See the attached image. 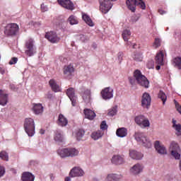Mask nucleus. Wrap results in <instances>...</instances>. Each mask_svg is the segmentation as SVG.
Instances as JSON below:
<instances>
[{"mask_svg": "<svg viewBox=\"0 0 181 181\" xmlns=\"http://www.w3.org/2000/svg\"><path fill=\"white\" fill-rule=\"evenodd\" d=\"M170 154L175 159H180L181 150L179 144L175 141H172L170 144Z\"/></svg>", "mask_w": 181, "mask_h": 181, "instance_id": "nucleus-8", "label": "nucleus"}, {"mask_svg": "<svg viewBox=\"0 0 181 181\" xmlns=\"http://www.w3.org/2000/svg\"><path fill=\"white\" fill-rule=\"evenodd\" d=\"M100 95L103 100H111L114 97V89L106 87L101 90Z\"/></svg>", "mask_w": 181, "mask_h": 181, "instance_id": "nucleus-11", "label": "nucleus"}, {"mask_svg": "<svg viewBox=\"0 0 181 181\" xmlns=\"http://www.w3.org/2000/svg\"><path fill=\"white\" fill-rule=\"evenodd\" d=\"M45 38L47 39V40H49V42L51 43H59V42H60V37L57 35L56 32L53 31L46 33Z\"/></svg>", "mask_w": 181, "mask_h": 181, "instance_id": "nucleus-13", "label": "nucleus"}, {"mask_svg": "<svg viewBox=\"0 0 181 181\" xmlns=\"http://www.w3.org/2000/svg\"><path fill=\"white\" fill-rule=\"evenodd\" d=\"M66 94L69 97V100H71L73 107H76V105L77 104V96L76 95V90H74V88H68Z\"/></svg>", "mask_w": 181, "mask_h": 181, "instance_id": "nucleus-12", "label": "nucleus"}, {"mask_svg": "<svg viewBox=\"0 0 181 181\" xmlns=\"http://www.w3.org/2000/svg\"><path fill=\"white\" fill-rule=\"evenodd\" d=\"M122 179V175L117 174H109L107 177V181H118Z\"/></svg>", "mask_w": 181, "mask_h": 181, "instance_id": "nucleus-30", "label": "nucleus"}, {"mask_svg": "<svg viewBox=\"0 0 181 181\" xmlns=\"http://www.w3.org/2000/svg\"><path fill=\"white\" fill-rule=\"evenodd\" d=\"M54 141L57 142H63V136L60 134V132H57L54 136Z\"/></svg>", "mask_w": 181, "mask_h": 181, "instance_id": "nucleus-39", "label": "nucleus"}, {"mask_svg": "<svg viewBox=\"0 0 181 181\" xmlns=\"http://www.w3.org/2000/svg\"><path fill=\"white\" fill-rule=\"evenodd\" d=\"M0 158L1 159H8L9 156L8 155V153H6V151H1L0 153Z\"/></svg>", "mask_w": 181, "mask_h": 181, "instance_id": "nucleus-43", "label": "nucleus"}, {"mask_svg": "<svg viewBox=\"0 0 181 181\" xmlns=\"http://www.w3.org/2000/svg\"><path fill=\"white\" fill-rule=\"evenodd\" d=\"M57 124L59 127H66L69 124V120L62 114H59L58 117Z\"/></svg>", "mask_w": 181, "mask_h": 181, "instance_id": "nucleus-24", "label": "nucleus"}, {"mask_svg": "<svg viewBox=\"0 0 181 181\" xmlns=\"http://www.w3.org/2000/svg\"><path fill=\"white\" fill-rule=\"evenodd\" d=\"M110 160L113 165H122V163L124 162V159H112Z\"/></svg>", "mask_w": 181, "mask_h": 181, "instance_id": "nucleus-41", "label": "nucleus"}, {"mask_svg": "<svg viewBox=\"0 0 181 181\" xmlns=\"http://www.w3.org/2000/svg\"><path fill=\"white\" fill-rule=\"evenodd\" d=\"M128 9L132 12L136 10V6H139L141 9H145L146 6L142 0H127L126 1Z\"/></svg>", "mask_w": 181, "mask_h": 181, "instance_id": "nucleus-3", "label": "nucleus"}, {"mask_svg": "<svg viewBox=\"0 0 181 181\" xmlns=\"http://www.w3.org/2000/svg\"><path fill=\"white\" fill-rule=\"evenodd\" d=\"M21 180L23 181H35V175L29 172H25L22 174Z\"/></svg>", "mask_w": 181, "mask_h": 181, "instance_id": "nucleus-26", "label": "nucleus"}, {"mask_svg": "<svg viewBox=\"0 0 181 181\" xmlns=\"http://www.w3.org/2000/svg\"><path fill=\"white\" fill-rule=\"evenodd\" d=\"M174 63L175 66L178 67V69H181V58L177 57L174 59Z\"/></svg>", "mask_w": 181, "mask_h": 181, "instance_id": "nucleus-44", "label": "nucleus"}, {"mask_svg": "<svg viewBox=\"0 0 181 181\" xmlns=\"http://www.w3.org/2000/svg\"><path fill=\"white\" fill-rule=\"evenodd\" d=\"M24 129L28 136H33L35 135V120L30 117L26 118L24 121Z\"/></svg>", "mask_w": 181, "mask_h": 181, "instance_id": "nucleus-4", "label": "nucleus"}, {"mask_svg": "<svg viewBox=\"0 0 181 181\" xmlns=\"http://www.w3.org/2000/svg\"><path fill=\"white\" fill-rule=\"evenodd\" d=\"M32 110L36 115L43 112V106L40 103H33Z\"/></svg>", "mask_w": 181, "mask_h": 181, "instance_id": "nucleus-22", "label": "nucleus"}, {"mask_svg": "<svg viewBox=\"0 0 181 181\" xmlns=\"http://www.w3.org/2000/svg\"><path fill=\"white\" fill-rule=\"evenodd\" d=\"M147 67L148 69H153V67L155 66V64H154V62L153 60H150L147 62V64H146Z\"/></svg>", "mask_w": 181, "mask_h": 181, "instance_id": "nucleus-46", "label": "nucleus"}, {"mask_svg": "<svg viewBox=\"0 0 181 181\" xmlns=\"http://www.w3.org/2000/svg\"><path fill=\"white\" fill-rule=\"evenodd\" d=\"M81 95L85 103H90V100H91V90L82 88H81Z\"/></svg>", "mask_w": 181, "mask_h": 181, "instance_id": "nucleus-17", "label": "nucleus"}, {"mask_svg": "<svg viewBox=\"0 0 181 181\" xmlns=\"http://www.w3.org/2000/svg\"><path fill=\"white\" fill-rule=\"evenodd\" d=\"M124 57V53L119 52L118 53V59L119 62H122V58Z\"/></svg>", "mask_w": 181, "mask_h": 181, "instance_id": "nucleus-49", "label": "nucleus"}, {"mask_svg": "<svg viewBox=\"0 0 181 181\" xmlns=\"http://www.w3.org/2000/svg\"><path fill=\"white\" fill-rule=\"evenodd\" d=\"M144 172V165L141 163H136L130 168L131 175L136 176Z\"/></svg>", "mask_w": 181, "mask_h": 181, "instance_id": "nucleus-15", "label": "nucleus"}, {"mask_svg": "<svg viewBox=\"0 0 181 181\" xmlns=\"http://www.w3.org/2000/svg\"><path fill=\"white\" fill-rule=\"evenodd\" d=\"M175 125H177L176 124V120L173 119V127H174Z\"/></svg>", "mask_w": 181, "mask_h": 181, "instance_id": "nucleus-55", "label": "nucleus"}, {"mask_svg": "<svg viewBox=\"0 0 181 181\" xmlns=\"http://www.w3.org/2000/svg\"><path fill=\"white\" fill-rule=\"evenodd\" d=\"M158 98H160L161 101H163V105H165V103H166L168 97L166 96V94H165L163 91L160 90L158 93Z\"/></svg>", "mask_w": 181, "mask_h": 181, "instance_id": "nucleus-35", "label": "nucleus"}, {"mask_svg": "<svg viewBox=\"0 0 181 181\" xmlns=\"http://www.w3.org/2000/svg\"><path fill=\"white\" fill-rule=\"evenodd\" d=\"M160 39L159 38H155L154 42L153 43V47L155 49H158V47H160Z\"/></svg>", "mask_w": 181, "mask_h": 181, "instance_id": "nucleus-42", "label": "nucleus"}, {"mask_svg": "<svg viewBox=\"0 0 181 181\" xmlns=\"http://www.w3.org/2000/svg\"><path fill=\"white\" fill-rule=\"evenodd\" d=\"M5 172V167L0 165V177H4Z\"/></svg>", "mask_w": 181, "mask_h": 181, "instance_id": "nucleus-47", "label": "nucleus"}, {"mask_svg": "<svg viewBox=\"0 0 181 181\" xmlns=\"http://www.w3.org/2000/svg\"><path fill=\"white\" fill-rule=\"evenodd\" d=\"M112 159H124V156L116 155V156H113Z\"/></svg>", "mask_w": 181, "mask_h": 181, "instance_id": "nucleus-50", "label": "nucleus"}, {"mask_svg": "<svg viewBox=\"0 0 181 181\" xmlns=\"http://www.w3.org/2000/svg\"><path fill=\"white\" fill-rule=\"evenodd\" d=\"M112 1L116 0H99L100 11L102 13H108L110 10L112 8Z\"/></svg>", "mask_w": 181, "mask_h": 181, "instance_id": "nucleus-9", "label": "nucleus"}, {"mask_svg": "<svg viewBox=\"0 0 181 181\" xmlns=\"http://www.w3.org/2000/svg\"><path fill=\"white\" fill-rule=\"evenodd\" d=\"M132 58L134 59V60H135V62H142V59H144V57H142V53L136 52H134Z\"/></svg>", "mask_w": 181, "mask_h": 181, "instance_id": "nucleus-33", "label": "nucleus"}, {"mask_svg": "<svg viewBox=\"0 0 181 181\" xmlns=\"http://www.w3.org/2000/svg\"><path fill=\"white\" fill-rule=\"evenodd\" d=\"M158 13L160 15H163L164 13H166V12H165V11H163L162 9H159Z\"/></svg>", "mask_w": 181, "mask_h": 181, "instance_id": "nucleus-52", "label": "nucleus"}, {"mask_svg": "<svg viewBox=\"0 0 181 181\" xmlns=\"http://www.w3.org/2000/svg\"><path fill=\"white\" fill-rule=\"evenodd\" d=\"M104 135V133L100 130L97 132H93L91 134V138L92 139H94V141H97V139H100Z\"/></svg>", "mask_w": 181, "mask_h": 181, "instance_id": "nucleus-31", "label": "nucleus"}, {"mask_svg": "<svg viewBox=\"0 0 181 181\" xmlns=\"http://www.w3.org/2000/svg\"><path fill=\"white\" fill-rule=\"evenodd\" d=\"M68 21H69L70 25H77V23H78L77 18L74 16H71L68 18Z\"/></svg>", "mask_w": 181, "mask_h": 181, "instance_id": "nucleus-37", "label": "nucleus"}, {"mask_svg": "<svg viewBox=\"0 0 181 181\" xmlns=\"http://www.w3.org/2000/svg\"><path fill=\"white\" fill-rule=\"evenodd\" d=\"M129 156L132 158V159H142V158H144V154L135 150H130Z\"/></svg>", "mask_w": 181, "mask_h": 181, "instance_id": "nucleus-27", "label": "nucleus"}, {"mask_svg": "<svg viewBox=\"0 0 181 181\" xmlns=\"http://www.w3.org/2000/svg\"><path fill=\"white\" fill-rule=\"evenodd\" d=\"M19 30V25L16 23L7 24L5 27L4 33L7 36H13Z\"/></svg>", "mask_w": 181, "mask_h": 181, "instance_id": "nucleus-10", "label": "nucleus"}, {"mask_svg": "<svg viewBox=\"0 0 181 181\" xmlns=\"http://www.w3.org/2000/svg\"><path fill=\"white\" fill-rule=\"evenodd\" d=\"M25 54L28 57H32L36 54V47L35 46V41L33 39L30 38L25 42Z\"/></svg>", "mask_w": 181, "mask_h": 181, "instance_id": "nucleus-6", "label": "nucleus"}, {"mask_svg": "<svg viewBox=\"0 0 181 181\" xmlns=\"http://www.w3.org/2000/svg\"><path fill=\"white\" fill-rule=\"evenodd\" d=\"M0 74H5V69L0 67Z\"/></svg>", "mask_w": 181, "mask_h": 181, "instance_id": "nucleus-53", "label": "nucleus"}, {"mask_svg": "<svg viewBox=\"0 0 181 181\" xmlns=\"http://www.w3.org/2000/svg\"><path fill=\"white\" fill-rule=\"evenodd\" d=\"M40 134H45V130L41 129V130H40Z\"/></svg>", "mask_w": 181, "mask_h": 181, "instance_id": "nucleus-58", "label": "nucleus"}, {"mask_svg": "<svg viewBox=\"0 0 181 181\" xmlns=\"http://www.w3.org/2000/svg\"><path fill=\"white\" fill-rule=\"evenodd\" d=\"M122 37L124 42H128L129 37H131V30H124L122 33Z\"/></svg>", "mask_w": 181, "mask_h": 181, "instance_id": "nucleus-34", "label": "nucleus"}, {"mask_svg": "<svg viewBox=\"0 0 181 181\" xmlns=\"http://www.w3.org/2000/svg\"><path fill=\"white\" fill-rule=\"evenodd\" d=\"M6 104H8V94L0 90V105H6Z\"/></svg>", "mask_w": 181, "mask_h": 181, "instance_id": "nucleus-23", "label": "nucleus"}, {"mask_svg": "<svg viewBox=\"0 0 181 181\" xmlns=\"http://www.w3.org/2000/svg\"><path fill=\"white\" fill-rule=\"evenodd\" d=\"M108 126L107 125V122L105 121H103L100 124V129L105 131V129H107Z\"/></svg>", "mask_w": 181, "mask_h": 181, "instance_id": "nucleus-45", "label": "nucleus"}, {"mask_svg": "<svg viewBox=\"0 0 181 181\" xmlns=\"http://www.w3.org/2000/svg\"><path fill=\"white\" fill-rule=\"evenodd\" d=\"M134 121L140 128H149V127H151L149 119L142 115L136 116Z\"/></svg>", "mask_w": 181, "mask_h": 181, "instance_id": "nucleus-7", "label": "nucleus"}, {"mask_svg": "<svg viewBox=\"0 0 181 181\" xmlns=\"http://www.w3.org/2000/svg\"><path fill=\"white\" fill-rule=\"evenodd\" d=\"M160 66H161V65L158 64V66H156V70H160Z\"/></svg>", "mask_w": 181, "mask_h": 181, "instance_id": "nucleus-57", "label": "nucleus"}, {"mask_svg": "<svg viewBox=\"0 0 181 181\" xmlns=\"http://www.w3.org/2000/svg\"><path fill=\"white\" fill-rule=\"evenodd\" d=\"M133 48L135 49V45L133 46Z\"/></svg>", "mask_w": 181, "mask_h": 181, "instance_id": "nucleus-59", "label": "nucleus"}, {"mask_svg": "<svg viewBox=\"0 0 181 181\" xmlns=\"http://www.w3.org/2000/svg\"><path fill=\"white\" fill-rule=\"evenodd\" d=\"M84 114L86 118L88 119H93V118H95V112L90 109H85Z\"/></svg>", "mask_w": 181, "mask_h": 181, "instance_id": "nucleus-29", "label": "nucleus"}, {"mask_svg": "<svg viewBox=\"0 0 181 181\" xmlns=\"http://www.w3.org/2000/svg\"><path fill=\"white\" fill-rule=\"evenodd\" d=\"M116 134L119 138H124V136H127V135L128 134V131L125 127L119 128L116 132Z\"/></svg>", "mask_w": 181, "mask_h": 181, "instance_id": "nucleus-28", "label": "nucleus"}, {"mask_svg": "<svg viewBox=\"0 0 181 181\" xmlns=\"http://www.w3.org/2000/svg\"><path fill=\"white\" fill-rule=\"evenodd\" d=\"M57 153L61 158H69V156L73 158V156H77L78 155V151L73 148H66L59 149Z\"/></svg>", "mask_w": 181, "mask_h": 181, "instance_id": "nucleus-5", "label": "nucleus"}, {"mask_svg": "<svg viewBox=\"0 0 181 181\" xmlns=\"http://www.w3.org/2000/svg\"><path fill=\"white\" fill-rule=\"evenodd\" d=\"M76 71V69H74V65L73 64H69L68 65H65L63 68V74L66 77H70V76H73V74Z\"/></svg>", "mask_w": 181, "mask_h": 181, "instance_id": "nucleus-18", "label": "nucleus"}, {"mask_svg": "<svg viewBox=\"0 0 181 181\" xmlns=\"http://www.w3.org/2000/svg\"><path fill=\"white\" fill-rule=\"evenodd\" d=\"M84 134H86V132H84V130L79 129L76 132V139H77V141H81V138H83V136H84Z\"/></svg>", "mask_w": 181, "mask_h": 181, "instance_id": "nucleus-36", "label": "nucleus"}, {"mask_svg": "<svg viewBox=\"0 0 181 181\" xmlns=\"http://www.w3.org/2000/svg\"><path fill=\"white\" fill-rule=\"evenodd\" d=\"M117 107L115 106L112 108H111L107 115L110 116V117H114V115H117V112H118V110H117Z\"/></svg>", "mask_w": 181, "mask_h": 181, "instance_id": "nucleus-38", "label": "nucleus"}, {"mask_svg": "<svg viewBox=\"0 0 181 181\" xmlns=\"http://www.w3.org/2000/svg\"><path fill=\"white\" fill-rule=\"evenodd\" d=\"M58 4L69 11H73L74 9V4L70 0H58Z\"/></svg>", "mask_w": 181, "mask_h": 181, "instance_id": "nucleus-19", "label": "nucleus"}, {"mask_svg": "<svg viewBox=\"0 0 181 181\" xmlns=\"http://www.w3.org/2000/svg\"><path fill=\"white\" fill-rule=\"evenodd\" d=\"M82 18L83 19L84 22H86V23H87V25H88L89 26H94L93 21H91V18H90V16H88V15L83 14L82 16Z\"/></svg>", "mask_w": 181, "mask_h": 181, "instance_id": "nucleus-32", "label": "nucleus"}, {"mask_svg": "<svg viewBox=\"0 0 181 181\" xmlns=\"http://www.w3.org/2000/svg\"><path fill=\"white\" fill-rule=\"evenodd\" d=\"M134 138L137 142L139 144H141L143 146H145V148H151L152 146V143H151V141L148 139V137L145 136L144 133L142 132H136L134 134Z\"/></svg>", "mask_w": 181, "mask_h": 181, "instance_id": "nucleus-2", "label": "nucleus"}, {"mask_svg": "<svg viewBox=\"0 0 181 181\" xmlns=\"http://www.w3.org/2000/svg\"><path fill=\"white\" fill-rule=\"evenodd\" d=\"M173 128H175L176 131V136H180L181 135V124H177V125L174 126Z\"/></svg>", "mask_w": 181, "mask_h": 181, "instance_id": "nucleus-40", "label": "nucleus"}, {"mask_svg": "<svg viewBox=\"0 0 181 181\" xmlns=\"http://www.w3.org/2000/svg\"><path fill=\"white\" fill-rule=\"evenodd\" d=\"M49 84L52 91H54V93H59L61 91L60 86L57 84V83L56 82V81H54V79L49 80Z\"/></svg>", "mask_w": 181, "mask_h": 181, "instance_id": "nucleus-25", "label": "nucleus"}, {"mask_svg": "<svg viewBox=\"0 0 181 181\" xmlns=\"http://www.w3.org/2000/svg\"><path fill=\"white\" fill-rule=\"evenodd\" d=\"M65 181H71V179L70 178V177H65Z\"/></svg>", "mask_w": 181, "mask_h": 181, "instance_id": "nucleus-56", "label": "nucleus"}, {"mask_svg": "<svg viewBox=\"0 0 181 181\" xmlns=\"http://www.w3.org/2000/svg\"><path fill=\"white\" fill-rule=\"evenodd\" d=\"M18 63V58L16 57H13L11 58V61L9 62V64H16Z\"/></svg>", "mask_w": 181, "mask_h": 181, "instance_id": "nucleus-48", "label": "nucleus"}, {"mask_svg": "<svg viewBox=\"0 0 181 181\" xmlns=\"http://www.w3.org/2000/svg\"><path fill=\"white\" fill-rule=\"evenodd\" d=\"M129 81L132 86H134L135 82L137 81L138 84L144 87V88H148L149 87V81H148L146 76L142 75L141 71L138 69L134 72V77H129Z\"/></svg>", "mask_w": 181, "mask_h": 181, "instance_id": "nucleus-1", "label": "nucleus"}, {"mask_svg": "<svg viewBox=\"0 0 181 181\" xmlns=\"http://www.w3.org/2000/svg\"><path fill=\"white\" fill-rule=\"evenodd\" d=\"M165 57V51L160 50L158 53H157L155 60L156 64H159L160 66H163V57Z\"/></svg>", "mask_w": 181, "mask_h": 181, "instance_id": "nucleus-21", "label": "nucleus"}, {"mask_svg": "<svg viewBox=\"0 0 181 181\" xmlns=\"http://www.w3.org/2000/svg\"><path fill=\"white\" fill-rule=\"evenodd\" d=\"M154 148L156 151L158 152V153H160V155H166L168 153V150H166V147L159 141H156L154 144Z\"/></svg>", "mask_w": 181, "mask_h": 181, "instance_id": "nucleus-16", "label": "nucleus"}, {"mask_svg": "<svg viewBox=\"0 0 181 181\" xmlns=\"http://www.w3.org/2000/svg\"><path fill=\"white\" fill-rule=\"evenodd\" d=\"M41 9L42 12H46V11H47V8H43V4L41 5Z\"/></svg>", "mask_w": 181, "mask_h": 181, "instance_id": "nucleus-54", "label": "nucleus"}, {"mask_svg": "<svg viewBox=\"0 0 181 181\" xmlns=\"http://www.w3.org/2000/svg\"><path fill=\"white\" fill-rule=\"evenodd\" d=\"M84 175V171L81 170L79 167H74L72 168L69 173V176L71 177H78L80 176Z\"/></svg>", "mask_w": 181, "mask_h": 181, "instance_id": "nucleus-20", "label": "nucleus"}, {"mask_svg": "<svg viewBox=\"0 0 181 181\" xmlns=\"http://www.w3.org/2000/svg\"><path fill=\"white\" fill-rule=\"evenodd\" d=\"M151 95L148 93H144L141 98V107H143V108H147V110L149 109L151 107Z\"/></svg>", "mask_w": 181, "mask_h": 181, "instance_id": "nucleus-14", "label": "nucleus"}, {"mask_svg": "<svg viewBox=\"0 0 181 181\" xmlns=\"http://www.w3.org/2000/svg\"><path fill=\"white\" fill-rule=\"evenodd\" d=\"M81 42H87V38L84 36V35H81L80 37Z\"/></svg>", "mask_w": 181, "mask_h": 181, "instance_id": "nucleus-51", "label": "nucleus"}]
</instances>
